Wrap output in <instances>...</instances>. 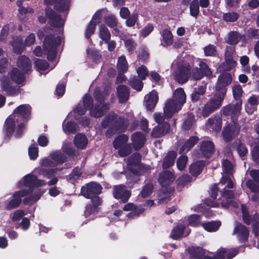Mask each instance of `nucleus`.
Segmentation results:
<instances>
[{"instance_id":"f257e3e1","label":"nucleus","mask_w":259,"mask_h":259,"mask_svg":"<svg viewBox=\"0 0 259 259\" xmlns=\"http://www.w3.org/2000/svg\"><path fill=\"white\" fill-rule=\"evenodd\" d=\"M101 186L94 182L89 183L86 187H83L81 188L82 195L86 198L91 199L93 203V206L91 205H87L84 211L85 217L89 220L94 219L98 212L97 206L101 203L98 195L101 193Z\"/></svg>"},{"instance_id":"f03ea898","label":"nucleus","mask_w":259,"mask_h":259,"mask_svg":"<svg viewBox=\"0 0 259 259\" xmlns=\"http://www.w3.org/2000/svg\"><path fill=\"white\" fill-rule=\"evenodd\" d=\"M109 89L101 92L96 89L94 93V97L97 102V105L93 107V99L90 95H86L83 98V104L84 108L90 110L91 114L95 117H100L108 108V105L104 103L106 97L109 95Z\"/></svg>"},{"instance_id":"7ed1b4c3","label":"nucleus","mask_w":259,"mask_h":259,"mask_svg":"<svg viewBox=\"0 0 259 259\" xmlns=\"http://www.w3.org/2000/svg\"><path fill=\"white\" fill-rule=\"evenodd\" d=\"M49 29L39 30L38 37L41 39L45 37L44 42V53L47 55L49 60H53L56 56L58 48L61 44L62 38L60 36H55L53 35Z\"/></svg>"},{"instance_id":"20e7f679","label":"nucleus","mask_w":259,"mask_h":259,"mask_svg":"<svg viewBox=\"0 0 259 259\" xmlns=\"http://www.w3.org/2000/svg\"><path fill=\"white\" fill-rule=\"evenodd\" d=\"M51 159L47 158H44L40 162V167L38 174L48 179L51 178L58 170L61 169L53 168L56 165L64 162L66 157L60 151H56L50 154Z\"/></svg>"},{"instance_id":"39448f33","label":"nucleus","mask_w":259,"mask_h":259,"mask_svg":"<svg viewBox=\"0 0 259 259\" xmlns=\"http://www.w3.org/2000/svg\"><path fill=\"white\" fill-rule=\"evenodd\" d=\"M186 101V95L183 89L180 88L176 90L171 99H168L165 104L164 113L167 118H170L176 112L181 109Z\"/></svg>"},{"instance_id":"423d86ee","label":"nucleus","mask_w":259,"mask_h":259,"mask_svg":"<svg viewBox=\"0 0 259 259\" xmlns=\"http://www.w3.org/2000/svg\"><path fill=\"white\" fill-rule=\"evenodd\" d=\"M31 107L28 104L21 105L18 107L6 120L5 130L8 136L11 135L14 130L15 122H18V118H27L30 114Z\"/></svg>"},{"instance_id":"0eeeda50","label":"nucleus","mask_w":259,"mask_h":259,"mask_svg":"<svg viewBox=\"0 0 259 259\" xmlns=\"http://www.w3.org/2000/svg\"><path fill=\"white\" fill-rule=\"evenodd\" d=\"M171 67L176 81L183 83L188 80L190 66L186 62L180 59H176L172 62Z\"/></svg>"},{"instance_id":"6e6552de","label":"nucleus","mask_w":259,"mask_h":259,"mask_svg":"<svg viewBox=\"0 0 259 259\" xmlns=\"http://www.w3.org/2000/svg\"><path fill=\"white\" fill-rule=\"evenodd\" d=\"M219 186L224 187V190L221 191V196L219 200L222 207H227L232 203L233 194L232 191L227 190L226 188H232L233 182L230 176L226 177L224 176L219 183Z\"/></svg>"},{"instance_id":"1a4fd4ad","label":"nucleus","mask_w":259,"mask_h":259,"mask_svg":"<svg viewBox=\"0 0 259 259\" xmlns=\"http://www.w3.org/2000/svg\"><path fill=\"white\" fill-rule=\"evenodd\" d=\"M226 93V90L224 88L216 90V93L213 98H211L203 107L202 111V115L203 117L208 116L222 106Z\"/></svg>"},{"instance_id":"9d476101","label":"nucleus","mask_w":259,"mask_h":259,"mask_svg":"<svg viewBox=\"0 0 259 259\" xmlns=\"http://www.w3.org/2000/svg\"><path fill=\"white\" fill-rule=\"evenodd\" d=\"M232 122L233 123L226 126L223 132L224 139L227 142L231 141L236 137L240 131V126L235 121Z\"/></svg>"},{"instance_id":"9b49d317","label":"nucleus","mask_w":259,"mask_h":259,"mask_svg":"<svg viewBox=\"0 0 259 259\" xmlns=\"http://www.w3.org/2000/svg\"><path fill=\"white\" fill-rule=\"evenodd\" d=\"M241 107L242 102L238 101L233 105H229L224 107L222 109V112L226 115H230L232 121H235L240 114Z\"/></svg>"},{"instance_id":"f8f14e48","label":"nucleus","mask_w":259,"mask_h":259,"mask_svg":"<svg viewBox=\"0 0 259 259\" xmlns=\"http://www.w3.org/2000/svg\"><path fill=\"white\" fill-rule=\"evenodd\" d=\"M113 195L115 198L120 199L122 202H125L129 199L131 193L125 189L124 185H120L114 186Z\"/></svg>"},{"instance_id":"ddd939ff","label":"nucleus","mask_w":259,"mask_h":259,"mask_svg":"<svg viewBox=\"0 0 259 259\" xmlns=\"http://www.w3.org/2000/svg\"><path fill=\"white\" fill-rule=\"evenodd\" d=\"M28 193V192L26 190L16 192L13 194V199L6 205V208L11 210L19 206L21 202V198L27 195Z\"/></svg>"},{"instance_id":"4468645a","label":"nucleus","mask_w":259,"mask_h":259,"mask_svg":"<svg viewBox=\"0 0 259 259\" xmlns=\"http://www.w3.org/2000/svg\"><path fill=\"white\" fill-rule=\"evenodd\" d=\"M190 233V229L188 227L180 223L174 228L171 232L170 237L174 239H178L181 237L187 236Z\"/></svg>"},{"instance_id":"2eb2a0df","label":"nucleus","mask_w":259,"mask_h":259,"mask_svg":"<svg viewBox=\"0 0 259 259\" xmlns=\"http://www.w3.org/2000/svg\"><path fill=\"white\" fill-rule=\"evenodd\" d=\"M46 182L43 180H38L35 176L28 174L24 177V185L30 188L33 187L45 186Z\"/></svg>"},{"instance_id":"dca6fc26","label":"nucleus","mask_w":259,"mask_h":259,"mask_svg":"<svg viewBox=\"0 0 259 259\" xmlns=\"http://www.w3.org/2000/svg\"><path fill=\"white\" fill-rule=\"evenodd\" d=\"M175 180V176L169 170H165L162 172L158 179L160 184L163 187H166L172 183Z\"/></svg>"},{"instance_id":"f3484780","label":"nucleus","mask_w":259,"mask_h":259,"mask_svg":"<svg viewBox=\"0 0 259 259\" xmlns=\"http://www.w3.org/2000/svg\"><path fill=\"white\" fill-rule=\"evenodd\" d=\"M259 103V97L251 95L247 99L245 105V108L246 112L248 114H252L257 109Z\"/></svg>"},{"instance_id":"a211bd4d","label":"nucleus","mask_w":259,"mask_h":259,"mask_svg":"<svg viewBox=\"0 0 259 259\" xmlns=\"http://www.w3.org/2000/svg\"><path fill=\"white\" fill-rule=\"evenodd\" d=\"M158 100L157 93L153 90L145 97V105L149 110H152L156 106Z\"/></svg>"},{"instance_id":"6ab92c4d","label":"nucleus","mask_w":259,"mask_h":259,"mask_svg":"<svg viewBox=\"0 0 259 259\" xmlns=\"http://www.w3.org/2000/svg\"><path fill=\"white\" fill-rule=\"evenodd\" d=\"M233 54L234 48L231 47H227L225 53L226 62L223 65L225 66L224 68L226 70H230L231 68L234 67L236 65V61H235L232 58Z\"/></svg>"},{"instance_id":"aec40b11","label":"nucleus","mask_w":259,"mask_h":259,"mask_svg":"<svg viewBox=\"0 0 259 259\" xmlns=\"http://www.w3.org/2000/svg\"><path fill=\"white\" fill-rule=\"evenodd\" d=\"M206 126L209 130L215 132L220 131L222 126V119L219 116H215L209 118L206 123Z\"/></svg>"},{"instance_id":"412c9836","label":"nucleus","mask_w":259,"mask_h":259,"mask_svg":"<svg viewBox=\"0 0 259 259\" xmlns=\"http://www.w3.org/2000/svg\"><path fill=\"white\" fill-rule=\"evenodd\" d=\"M100 12H97L93 16L92 20L90 22L87 28L85 31V37L89 38L94 32L96 26L100 22Z\"/></svg>"},{"instance_id":"4be33fe9","label":"nucleus","mask_w":259,"mask_h":259,"mask_svg":"<svg viewBox=\"0 0 259 259\" xmlns=\"http://www.w3.org/2000/svg\"><path fill=\"white\" fill-rule=\"evenodd\" d=\"M233 235L237 234L240 241H246L248 236V231L246 228L240 224H237L234 229Z\"/></svg>"},{"instance_id":"5701e85b","label":"nucleus","mask_w":259,"mask_h":259,"mask_svg":"<svg viewBox=\"0 0 259 259\" xmlns=\"http://www.w3.org/2000/svg\"><path fill=\"white\" fill-rule=\"evenodd\" d=\"M18 69L25 73H27L31 68L30 60L26 56H20L17 61Z\"/></svg>"},{"instance_id":"b1692460","label":"nucleus","mask_w":259,"mask_h":259,"mask_svg":"<svg viewBox=\"0 0 259 259\" xmlns=\"http://www.w3.org/2000/svg\"><path fill=\"white\" fill-rule=\"evenodd\" d=\"M24 73V72L20 71L19 69L14 68L9 73V76L11 81L17 84H21L25 80Z\"/></svg>"},{"instance_id":"393cba45","label":"nucleus","mask_w":259,"mask_h":259,"mask_svg":"<svg viewBox=\"0 0 259 259\" xmlns=\"http://www.w3.org/2000/svg\"><path fill=\"white\" fill-rule=\"evenodd\" d=\"M145 136L141 133H135L132 136L133 145L136 149L142 148L145 142Z\"/></svg>"},{"instance_id":"a878e982","label":"nucleus","mask_w":259,"mask_h":259,"mask_svg":"<svg viewBox=\"0 0 259 259\" xmlns=\"http://www.w3.org/2000/svg\"><path fill=\"white\" fill-rule=\"evenodd\" d=\"M214 146L209 141H203L201 145V151L203 155L205 157L211 156L213 151Z\"/></svg>"},{"instance_id":"bb28decb","label":"nucleus","mask_w":259,"mask_h":259,"mask_svg":"<svg viewBox=\"0 0 259 259\" xmlns=\"http://www.w3.org/2000/svg\"><path fill=\"white\" fill-rule=\"evenodd\" d=\"M232 81L231 75L229 73L222 74L219 76L217 86V90H218L224 88L226 90L225 87L230 84Z\"/></svg>"},{"instance_id":"cd10ccee","label":"nucleus","mask_w":259,"mask_h":259,"mask_svg":"<svg viewBox=\"0 0 259 259\" xmlns=\"http://www.w3.org/2000/svg\"><path fill=\"white\" fill-rule=\"evenodd\" d=\"M169 125L165 123L162 125H158L155 127L152 131V136L154 138H158L168 132Z\"/></svg>"},{"instance_id":"c85d7f7f","label":"nucleus","mask_w":259,"mask_h":259,"mask_svg":"<svg viewBox=\"0 0 259 259\" xmlns=\"http://www.w3.org/2000/svg\"><path fill=\"white\" fill-rule=\"evenodd\" d=\"M99 36L102 39L99 44L102 46L103 41L105 43H107L110 39L111 34L108 28L104 25H101L99 26Z\"/></svg>"},{"instance_id":"c756f323","label":"nucleus","mask_w":259,"mask_h":259,"mask_svg":"<svg viewBox=\"0 0 259 259\" xmlns=\"http://www.w3.org/2000/svg\"><path fill=\"white\" fill-rule=\"evenodd\" d=\"M246 186L255 193L252 195L251 199L253 201L257 202L259 200V185L255 184L251 180H248L246 183Z\"/></svg>"},{"instance_id":"7c9ffc66","label":"nucleus","mask_w":259,"mask_h":259,"mask_svg":"<svg viewBox=\"0 0 259 259\" xmlns=\"http://www.w3.org/2000/svg\"><path fill=\"white\" fill-rule=\"evenodd\" d=\"M88 143V139L84 135L77 134L74 137V144L78 149H84L87 146Z\"/></svg>"},{"instance_id":"2f4dec72","label":"nucleus","mask_w":259,"mask_h":259,"mask_svg":"<svg viewBox=\"0 0 259 259\" xmlns=\"http://www.w3.org/2000/svg\"><path fill=\"white\" fill-rule=\"evenodd\" d=\"M85 112V109L81 107V105H78L74 109L71 111L67 116V118L69 119L79 120V116L83 115Z\"/></svg>"},{"instance_id":"473e14b6","label":"nucleus","mask_w":259,"mask_h":259,"mask_svg":"<svg viewBox=\"0 0 259 259\" xmlns=\"http://www.w3.org/2000/svg\"><path fill=\"white\" fill-rule=\"evenodd\" d=\"M117 95L120 102L126 101L129 97V92L126 87L119 85L117 88Z\"/></svg>"},{"instance_id":"72a5a7b5","label":"nucleus","mask_w":259,"mask_h":259,"mask_svg":"<svg viewBox=\"0 0 259 259\" xmlns=\"http://www.w3.org/2000/svg\"><path fill=\"white\" fill-rule=\"evenodd\" d=\"M176 156L177 154L175 152L170 151L168 152L163 159V167L166 168L172 165Z\"/></svg>"},{"instance_id":"f704fd0d","label":"nucleus","mask_w":259,"mask_h":259,"mask_svg":"<svg viewBox=\"0 0 259 259\" xmlns=\"http://www.w3.org/2000/svg\"><path fill=\"white\" fill-rule=\"evenodd\" d=\"M1 87L4 91L6 92L9 95H14L15 91L13 90L11 81L6 77H4L2 79Z\"/></svg>"},{"instance_id":"c9c22d12","label":"nucleus","mask_w":259,"mask_h":259,"mask_svg":"<svg viewBox=\"0 0 259 259\" xmlns=\"http://www.w3.org/2000/svg\"><path fill=\"white\" fill-rule=\"evenodd\" d=\"M221 225L220 221H211L207 223H203L202 227L208 232H215Z\"/></svg>"},{"instance_id":"e433bc0d","label":"nucleus","mask_w":259,"mask_h":259,"mask_svg":"<svg viewBox=\"0 0 259 259\" xmlns=\"http://www.w3.org/2000/svg\"><path fill=\"white\" fill-rule=\"evenodd\" d=\"M198 140L196 137H190L182 147L180 152L183 153L188 152L197 143Z\"/></svg>"},{"instance_id":"4c0bfd02","label":"nucleus","mask_w":259,"mask_h":259,"mask_svg":"<svg viewBox=\"0 0 259 259\" xmlns=\"http://www.w3.org/2000/svg\"><path fill=\"white\" fill-rule=\"evenodd\" d=\"M204 163L203 161H197L191 164L190 167V171L193 176H197L201 172Z\"/></svg>"},{"instance_id":"58836bf2","label":"nucleus","mask_w":259,"mask_h":259,"mask_svg":"<svg viewBox=\"0 0 259 259\" xmlns=\"http://www.w3.org/2000/svg\"><path fill=\"white\" fill-rule=\"evenodd\" d=\"M128 137L125 135L118 137L114 141L113 145L115 149H120L126 145L128 141Z\"/></svg>"},{"instance_id":"ea45409f","label":"nucleus","mask_w":259,"mask_h":259,"mask_svg":"<svg viewBox=\"0 0 259 259\" xmlns=\"http://www.w3.org/2000/svg\"><path fill=\"white\" fill-rule=\"evenodd\" d=\"M35 65L37 70L40 73H44L43 72L49 68V64L46 61L37 59L35 61Z\"/></svg>"},{"instance_id":"a19ab883","label":"nucleus","mask_w":259,"mask_h":259,"mask_svg":"<svg viewBox=\"0 0 259 259\" xmlns=\"http://www.w3.org/2000/svg\"><path fill=\"white\" fill-rule=\"evenodd\" d=\"M163 40L166 46H170L173 42V35L171 31L167 29H164L162 32Z\"/></svg>"},{"instance_id":"79ce46f5","label":"nucleus","mask_w":259,"mask_h":259,"mask_svg":"<svg viewBox=\"0 0 259 259\" xmlns=\"http://www.w3.org/2000/svg\"><path fill=\"white\" fill-rule=\"evenodd\" d=\"M117 66L119 72H124L127 70L128 65L124 56L118 58Z\"/></svg>"},{"instance_id":"37998d69","label":"nucleus","mask_w":259,"mask_h":259,"mask_svg":"<svg viewBox=\"0 0 259 259\" xmlns=\"http://www.w3.org/2000/svg\"><path fill=\"white\" fill-rule=\"evenodd\" d=\"M190 15L196 18L199 13V2L198 0H193L190 5Z\"/></svg>"},{"instance_id":"c03bdc74","label":"nucleus","mask_w":259,"mask_h":259,"mask_svg":"<svg viewBox=\"0 0 259 259\" xmlns=\"http://www.w3.org/2000/svg\"><path fill=\"white\" fill-rule=\"evenodd\" d=\"M241 39V36L237 32L229 33L227 40V43L230 45H236Z\"/></svg>"},{"instance_id":"a18cd8bd","label":"nucleus","mask_w":259,"mask_h":259,"mask_svg":"<svg viewBox=\"0 0 259 259\" xmlns=\"http://www.w3.org/2000/svg\"><path fill=\"white\" fill-rule=\"evenodd\" d=\"M12 45L13 47L14 51L16 53L20 54L22 53L24 46L21 38L17 37L16 39L13 42Z\"/></svg>"},{"instance_id":"49530a36","label":"nucleus","mask_w":259,"mask_h":259,"mask_svg":"<svg viewBox=\"0 0 259 259\" xmlns=\"http://www.w3.org/2000/svg\"><path fill=\"white\" fill-rule=\"evenodd\" d=\"M222 167L224 174L230 175L233 171V165L228 160H224L223 161Z\"/></svg>"},{"instance_id":"de8ad7c7","label":"nucleus","mask_w":259,"mask_h":259,"mask_svg":"<svg viewBox=\"0 0 259 259\" xmlns=\"http://www.w3.org/2000/svg\"><path fill=\"white\" fill-rule=\"evenodd\" d=\"M63 128L66 133H74L76 130V126L73 122L65 121L63 124Z\"/></svg>"},{"instance_id":"09e8293b","label":"nucleus","mask_w":259,"mask_h":259,"mask_svg":"<svg viewBox=\"0 0 259 259\" xmlns=\"http://www.w3.org/2000/svg\"><path fill=\"white\" fill-rule=\"evenodd\" d=\"M205 92V89L203 87L198 88H195L191 95V99L193 102L197 101L200 98V96L203 95Z\"/></svg>"},{"instance_id":"8fccbe9b","label":"nucleus","mask_w":259,"mask_h":259,"mask_svg":"<svg viewBox=\"0 0 259 259\" xmlns=\"http://www.w3.org/2000/svg\"><path fill=\"white\" fill-rule=\"evenodd\" d=\"M54 7L56 10L60 11L66 10L69 8V2L68 0H60L56 3Z\"/></svg>"},{"instance_id":"3c124183","label":"nucleus","mask_w":259,"mask_h":259,"mask_svg":"<svg viewBox=\"0 0 259 259\" xmlns=\"http://www.w3.org/2000/svg\"><path fill=\"white\" fill-rule=\"evenodd\" d=\"M191 178L187 175L181 176L177 180L178 189L181 190L185 185L191 181Z\"/></svg>"},{"instance_id":"603ef678","label":"nucleus","mask_w":259,"mask_h":259,"mask_svg":"<svg viewBox=\"0 0 259 259\" xmlns=\"http://www.w3.org/2000/svg\"><path fill=\"white\" fill-rule=\"evenodd\" d=\"M47 15L53 20V24L56 27H60L64 24V20L59 16L55 15L51 17L49 15V10H46Z\"/></svg>"},{"instance_id":"864d4df0","label":"nucleus","mask_w":259,"mask_h":259,"mask_svg":"<svg viewBox=\"0 0 259 259\" xmlns=\"http://www.w3.org/2000/svg\"><path fill=\"white\" fill-rule=\"evenodd\" d=\"M238 16L236 12H229L224 14L223 19L226 22H234L237 20Z\"/></svg>"},{"instance_id":"5fc2aeb1","label":"nucleus","mask_w":259,"mask_h":259,"mask_svg":"<svg viewBox=\"0 0 259 259\" xmlns=\"http://www.w3.org/2000/svg\"><path fill=\"white\" fill-rule=\"evenodd\" d=\"M153 190V185L151 182L147 183L142 189L141 194L142 197L145 198L150 195Z\"/></svg>"},{"instance_id":"6e6d98bb","label":"nucleus","mask_w":259,"mask_h":259,"mask_svg":"<svg viewBox=\"0 0 259 259\" xmlns=\"http://www.w3.org/2000/svg\"><path fill=\"white\" fill-rule=\"evenodd\" d=\"M199 65L200 66V70L204 75L208 77H210L211 76V71L205 62L200 61Z\"/></svg>"},{"instance_id":"4d7b16f0","label":"nucleus","mask_w":259,"mask_h":259,"mask_svg":"<svg viewBox=\"0 0 259 259\" xmlns=\"http://www.w3.org/2000/svg\"><path fill=\"white\" fill-rule=\"evenodd\" d=\"M38 150L35 145H31L28 149V154L30 158L32 160L36 159L38 157Z\"/></svg>"},{"instance_id":"13d9d810","label":"nucleus","mask_w":259,"mask_h":259,"mask_svg":"<svg viewBox=\"0 0 259 259\" xmlns=\"http://www.w3.org/2000/svg\"><path fill=\"white\" fill-rule=\"evenodd\" d=\"M187 159V157L185 155H182L178 158L177 165L179 169L183 170L185 167Z\"/></svg>"},{"instance_id":"bf43d9fd","label":"nucleus","mask_w":259,"mask_h":259,"mask_svg":"<svg viewBox=\"0 0 259 259\" xmlns=\"http://www.w3.org/2000/svg\"><path fill=\"white\" fill-rule=\"evenodd\" d=\"M137 73L139 77L142 79H145L147 76L148 71L146 66L142 65L137 69Z\"/></svg>"},{"instance_id":"052dcab7","label":"nucleus","mask_w":259,"mask_h":259,"mask_svg":"<svg viewBox=\"0 0 259 259\" xmlns=\"http://www.w3.org/2000/svg\"><path fill=\"white\" fill-rule=\"evenodd\" d=\"M232 91L234 97L236 100L239 99L241 97L243 93L241 87L238 84L233 87Z\"/></svg>"},{"instance_id":"680f3d73","label":"nucleus","mask_w":259,"mask_h":259,"mask_svg":"<svg viewBox=\"0 0 259 259\" xmlns=\"http://www.w3.org/2000/svg\"><path fill=\"white\" fill-rule=\"evenodd\" d=\"M189 224L192 226H197L200 224V221L198 215H191L188 219Z\"/></svg>"},{"instance_id":"e2e57ef3","label":"nucleus","mask_w":259,"mask_h":259,"mask_svg":"<svg viewBox=\"0 0 259 259\" xmlns=\"http://www.w3.org/2000/svg\"><path fill=\"white\" fill-rule=\"evenodd\" d=\"M81 175L80 169L77 167L74 169L70 175L69 179L71 183H73L76 180H77Z\"/></svg>"},{"instance_id":"0e129e2a","label":"nucleus","mask_w":259,"mask_h":259,"mask_svg":"<svg viewBox=\"0 0 259 259\" xmlns=\"http://www.w3.org/2000/svg\"><path fill=\"white\" fill-rule=\"evenodd\" d=\"M138 19V14L133 13L131 16L126 18V25L128 27H132L135 25Z\"/></svg>"},{"instance_id":"69168bd1","label":"nucleus","mask_w":259,"mask_h":259,"mask_svg":"<svg viewBox=\"0 0 259 259\" xmlns=\"http://www.w3.org/2000/svg\"><path fill=\"white\" fill-rule=\"evenodd\" d=\"M116 117L114 113L110 114L108 117H106L102 122V125L106 127L109 124H112L116 120Z\"/></svg>"},{"instance_id":"338daca9","label":"nucleus","mask_w":259,"mask_h":259,"mask_svg":"<svg viewBox=\"0 0 259 259\" xmlns=\"http://www.w3.org/2000/svg\"><path fill=\"white\" fill-rule=\"evenodd\" d=\"M12 26V25L11 24H8L5 25L2 29L1 33L0 35V40L1 41H4L6 40L9 31L10 29V28Z\"/></svg>"},{"instance_id":"774afa93","label":"nucleus","mask_w":259,"mask_h":259,"mask_svg":"<svg viewBox=\"0 0 259 259\" xmlns=\"http://www.w3.org/2000/svg\"><path fill=\"white\" fill-rule=\"evenodd\" d=\"M204 52L206 56H213L216 53L215 47L212 45H208L204 48Z\"/></svg>"}]
</instances>
